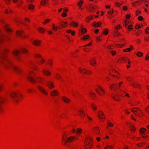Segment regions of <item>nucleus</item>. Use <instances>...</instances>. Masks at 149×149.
<instances>
[{
  "label": "nucleus",
  "instance_id": "4d7b16f0",
  "mask_svg": "<svg viewBox=\"0 0 149 149\" xmlns=\"http://www.w3.org/2000/svg\"><path fill=\"white\" fill-rule=\"evenodd\" d=\"M79 72L82 74H84V73H85L84 71L85 70V69H82L81 67H79Z\"/></svg>",
  "mask_w": 149,
  "mask_h": 149
},
{
  "label": "nucleus",
  "instance_id": "2eb2a0df",
  "mask_svg": "<svg viewBox=\"0 0 149 149\" xmlns=\"http://www.w3.org/2000/svg\"><path fill=\"white\" fill-rule=\"evenodd\" d=\"M47 86L50 89H52L55 88L54 83L51 81H49L47 82Z\"/></svg>",
  "mask_w": 149,
  "mask_h": 149
},
{
  "label": "nucleus",
  "instance_id": "a878e982",
  "mask_svg": "<svg viewBox=\"0 0 149 149\" xmlns=\"http://www.w3.org/2000/svg\"><path fill=\"white\" fill-rule=\"evenodd\" d=\"M78 114L80 116L81 118H84L85 116V113L84 111H78Z\"/></svg>",
  "mask_w": 149,
  "mask_h": 149
},
{
  "label": "nucleus",
  "instance_id": "603ef678",
  "mask_svg": "<svg viewBox=\"0 0 149 149\" xmlns=\"http://www.w3.org/2000/svg\"><path fill=\"white\" fill-rule=\"evenodd\" d=\"M50 21V19H45L42 22V24L45 25L46 24L49 23Z\"/></svg>",
  "mask_w": 149,
  "mask_h": 149
},
{
  "label": "nucleus",
  "instance_id": "79ce46f5",
  "mask_svg": "<svg viewBox=\"0 0 149 149\" xmlns=\"http://www.w3.org/2000/svg\"><path fill=\"white\" fill-rule=\"evenodd\" d=\"M20 53L19 50L15 49L13 51V54L14 56H17Z\"/></svg>",
  "mask_w": 149,
  "mask_h": 149
},
{
  "label": "nucleus",
  "instance_id": "f8f14e48",
  "mask_svg": "<svg viewBox=\"0 0 149 149\" xmlns=\"http://www.w3.org/2000/svg\"><path fill=\"white\" fill-rule=\"evenodd\" d=\"M42 72L43 75L46 77H49L51 74V72L49 70L45 69H43Z\"/></svg>",
  "mask_w": 149,
  "mask_h": 149
},
{
  "label": "nucleus",
  "instance_id": "5fc2aeb1",
  "mask_svg": "<svg viewBox=\"0 0 149 149\" xmlns=\"http://www.w3.org/2000/svg\"><path fill=\"white\" fill-rule=\"evenodd\" d=\"M34 57L37 58H41L42 57L41 55L38 54H35L34 55Z\"/></svg>",
  "mask_w": 149,
  "mask_h": 149
},
{
  "label": "nucleus",
  "instance_id": "8fccbe9b",
  "mask_svg": "<svg viewBox=\"0 0 149 149\" xmlns=\"http://www.w3.org/2000/svg\"><path fill=\"white\" fill-rule=\"evenodd\" d=\"M142 32V31H141V30H139L137 31L135 33H134V34L136 36H140Z\"/></svg>",
  "mask_w": 149,
  "mask_h": 149
},
{
  "label": "nucleus",
  "instance_id": "ea45409f",
  "mask_svg": "<svg viewBox=\"0 0 149 149\" xmlns=\"http://www.w3.org/2000/svg\"><path fill=\"white\" fill-rule=\"evenodd\" d=\"M87 29L86 28H82L81 29V32L82 33L81 35H82L85 34L87 32Z\"/></svg>",
  "mask_w": 149,
  "mask_h": 149
},
{
  "label": "nucleus",
  "instance_id": "423d86ee",
  "mask_svg": "<svg viewBox=\"0 0 149 149\" xmlns=\"http://www.w3.org/2000/svg\"><path fill=\"white\" fill-rule=\"evenodd\" d=\"M35 76V73L33 71H31L29 72L27 77V80L32 83L35 79L34 77Z\"/></svg>",
  "mask_w": 149,
  "mask_h": 149
},
{
  "label": "nucleus",
  "instance_id": "393cba45",
  "mask_svg": "<svg viewBox=\"0 0 149 149\" xmlns=\"http://www.w3.org/2000/svg\"><path fill=\"white\" fill-rule=\"evenodd\" d=\"M50 95L53 97L57 96L58 95V92L56 90H54L51 91Z\"/></svg>",
  "mask_w": 149,
  "mask_h": 149
},
{
  "label": "nucleus",
  "instance_id": "2f4dec72",
  "mask_svg": "<svg viewBox=\"0 0 149 149\" xmlns=\"http://www.w3.org/2000/svg\"><path fill=\"white\" fill-rule=\"evenodd\" d=\"M54 77L55 79L58 80H60L62 79L61 76L60 74L58 73L54 75Z\"/></svg>",
  "mask_w": 149,
  "mask_h": 149
},
{
  "label": "nucleus",
  "instance_id": "7c9ffc66",
  "mask_svg": "<svg viewBox=\"0 0 149 149\" xmlns=\"http://www.w3.org/2000/svg\"><path fill=\"white\" fill-rule=\"evenodd\" d=\"M38 31L39 33L42 34L44 33L46 31L45 29L41 27L39 28Z\"/></svg>",
  "mask_w": 149,
  "mask_h": 149
},
{
  "label": "nucleus",
  "instance_id": "4468645a",
  "mask_svg": "<svg viewBox=\"0 0 149 149\" xmlns=\"http://www.w3.org/2000/svg\"><path fill=\"white\" fill-rule=\"evenodd\" d=\"M42 42L41 40H35L32 41V44L34 46H40Z\"/></svg>",
  "mask_w": 149,
  "mask_h": 149
},
{
  "label": "nucleus",
  "instance_id": "c03bdc74",
  "mask_svg": "<svg viewBox=\"0 0 149 149\" xmlns=\"http://www.w3.org/2000/svg\"><path fill=\"white\" fill-rule=\"evenodd\" d=\"M132 86L133 88H141V86L139 84H132Z\"/></svg>",
  "mask_w": 149,
  "mask_h": 149
},
{
  "label": "nucleus",
  "instance_id": "a18cd8bd",
  "mask_svg": "<svg viewBox=\"0 0 149 149\" xmlns=\"http://www.w3.org/2000/svg\"><path fill=\"white\" fill-rule=\"evenodd\" d=\"M74 21H72V23H71L70 24V25H72L74 27H76L77 26H78L79 25V24L78 23H77V22L74 23Z\"/></svg>",
  "mask_w": 149,
  "mask_h": 149
},
{
  "label": "nucleus",
  "instance_id": "9d476101",
  "mask_svg": "<svg viewBox=\"0 0 149 149\" xmlns=\"http://www.w3.org/2000/svg\"><path fill=\"white\" fill-rule=\"evenodd\" d=\"M9 50L8 49H5L3 50V55L1 56V58L3 60H7V57L6 55L9 52Z\"/></svg>",
  "mask_w": 149,
  "mask_h": 149
},
{
  "label": "nucleus",
  "instance_id": "72a5a7b5",
  "mask_svg": "<svg viewBox=\"0 0 149 149\" xmlns=\"http://www.w3.org/2000/svg\"><path fill=\"white\" fill-rule=\"evenodd\" d=\"M90 36L88 35H86L84 36L82 38L80 39L81 40H82L84 41H86L89 38Z\"/></svg>",
  "mask_w": 149,
  "mask_h": 149
},
{
  "label": "nucleus",
  "instance_id": "f3484780",
  "mask_svg": "<svg viewBox=\"0 0 149 149\" xmlns=\"http://www.w3.org/2000/svg\"><path fill=\"white\" fill-rule=\"evenodd\" d=\"M20 53L23 54H29V52L28 50L24 48H22L19 49Z\"/></svg>",
  "mask_w": 149,
  "mask_h": 149
},
{
  "label": "nucleus",
  "instance_id": "b1692460",
  "mask_svg": "<svg viewBox=\"0 0 149 149\" xmlns=\"http://www.w3.org/2000/svg\"><path fill=\"white\" fill-rule=\"evenodd\" d=\"M107 125L106 127V128L107 129H108L110 127H113L114 125L113 124L111 123L109 120H107Z\"/></svg>",
  "mask_w": 149,
  "mask_h": 149
},
{
  "label": "nucleus",
  "instance_id": "e2e57ef3",
  "mask_svg": "<svg viewBox=\"0 0 149 149\" xmlns=\"http://www.w3.org/2000/svg\"><path fill=\"white\" fill-rule=\"evenodd\" d=\"M143 26V25L137 24L136 25L135 28L136 29H140Z\"/></svg>",
  "mask_w": 149,
  "mask_h": 149
},
{
  "label": "nucleus",
  "instance_id": "412c9836",
  "mask_svg": "<svg viewBox=\"0 0 149 149\" xmlns=\"http://www.w3.org/2000/svg\"><path fill=\"white\" fill-rule=\"evenodd\" d=\"M61 100L63 102L65 103H68L70 102V99L65 96L61 97Z\"/></svg>",
  "mask_w": 149,
  "mask_h": 149
},
{
  "label": "nucleus",
  "instance_id": "58836bf2",
  "mask_svg": "<svg viewBox=\"0 0 149 149\" xmlns=\"http://www.w3.org/2000/svg\"><path fill=\"white\" fill-rule=\"evenodd\" d=\"M24 33L22 30H17L16 32V35L17 36H19Z\"/></svg>",
  "mask_w": 149,
  "mask_h": 149
},
{
  "label": "nucleus",
  "instance_id": "13d9d810",
  "mask_svg": "<svg viewBox=\"0 0 149 149\" xmlns=\"http://www.w3.org/2000/svg\"><path fill=\"white\" fill-rule=\"evenodd\" d=\"M34 7L35 6L33 4H30L28 8L29 10H32L34 9Z\"/></svg>",
  "mask_w": 149,
  "mask_h": 149
},
{
  "label": "nucleus",
  "instance_id": "4be33fe9",
  "mask_svg": "<svg viewBox=\"0 0 149 149\" xmlns=\"http://www.w3.org/2000/svg\"><path fill=\"white\" fill-rule=\"evenodd\" d=\"M94 19V15H91L87 17L86 19V21L87 23H89L91 20Z\"/></svg>",
  "mask_w": 149,
  "mask_h": 149
},
{
  "label": "nucleus",
  "instance_id": "de8ad7c7",
  "mask_svg": "<svg viewBox=\"0 0 149 149\" xmlns=\"http://www.w3.org/2000/svg\"><path fill=\"white\" fill-rule=\"evenodd\" d=\"M94 133L95 134H98L100 133V130L98 127H95L94 129Z\"/></svg>",
  "mask_w": 149,
  "mask_h": 149
},
{
  "label": "nucleus",
  "instance_id": "4c0bfd02",
  "mask_svg": "<svg viewBox=\"0 0 149 149\" xmlns=\"http://www.w3.org/2000/svg\"><path fill=\"white\" fill-rule=\"evenodd\" d=\"M23 4V1L22 0H20L19 1L17 5V8H20Z\"/></svg>",
  "mask_w": 149,
  "mask_h": 149
},
{
  "label": "nucleus",
  "instance_id": "a19ab883",
  "mask_svg": "<svg viewBox=\"0 0 149 149\" xmlns=\"http://www.w3.org/2000/svg\"><path fill=\"white\" fill-rule=\"evenodd\" d=\"M84 3V1L83 0H80V1L78 2L77 5L79 7L81 8Z\"/></svg>",
  "mask_w": 149,
  "mask_h": 149
},
{
  "label": "nucleus",
  "instance_id": "c756f323",
  "mask_svg": "<svg viewBox=\"0 0 149 149\" xmlns=\"http://www.w3.org/2000/svg\"><path fill=\"white\" fill-rule=\"evenodd\" d=\"M134 48L132 45H131L130 46V48H127L123 50V52H131V49H133Z\"/></svg>",
  "mask_w": 149,
  "mask_h": 149
},
{
  "label": "nucleus",
  "instance_id": "3c124183",
  "mask_svg": "<svg viewBox=\"0 0 149 149\" xmlns=\"http://www.w3.org/2000/svg\"><path fill=\"white\" fill-rule=\"evenodd\" d=\"M84 73V74L87 75H90L92 74V72L91 71L89 70H86L85 69Z\"/></svg>",
  "mask_w": 149,
  "mask_h": 149
},
{
  "label": "nucleus",
  "instance_id": "09e8293b",
  "mask_svg": "<svg viewBox=\"0 0 149 149\" xmlns=\"http://www.w3.org/2000/svg\"><path fill=\"white\" fill-rule=\"evenodd\" d=\"M6 101V100L3 97L0 96V104H2L5 102Z\"/></svg>",
  "mask_w": 149,
  "mask_h": 149
},
{
  "label": "nucleus",
  "instance_id": "ddd939ff",
  "mask_svg": "<svg viewBox=\"0 0 149 149\" xmlns=\"http://www.w3.org/2000/svg\"><path fill=\"white\" fill-rule=\"evenodd\" d=\"M128 60V58L126 57H122L118 60L117 62L119 63H126Z\"/></svg>",
  "mask_w": 149,
  "mask_h": 149
},
{
  "label": "nucleus",
  "instance_id": "bf43d9fd",
  "mask_svg": "<svg viewBox=\"0 0 149 149\" xmlns=\"http://www.w3.org/2000/svg\"><path fill=\"white\" fill-rule=\"evenodd\" d=\"M119 34L120 33L118 31H114L113 33V35L115 37L119 36Z\"/></svg>",
  "mask_w": 149,
  "mask_h": 149
},
{
  "label": "nucleus",
  "instance_id": "37998d69",
  "mask_svg": "<svg viewBox=\"0 0 149 149\" xmlns=\"http://www.w3.org/2000/svg\"><path fill=\"white\" fill-rule=\"evenodd\" d=\"M31 68L32 69L35 71H38L39 70L38 67L36 65H33L31 66Z\"/></svg>",
  "mask_w": 149,
  "mask_h": 149
},
{
  "label": "nucleus",
  "instance_id": "473e14b6",
  "mask_svg": "<svg viewBox=\"0 0 149 149\" xmlns=\"http://www.w3.org/2000/svg\"><path fill=\"white\" fill-rule=\"evenodd\" d=\"M91 106L93 110L94 111H96L97 109V105L94 103H92L91 104Z\"/></svg>",
  "mask_w": 149,
  "mask_h": 149
},
{
  "label": "nucleus",
  "instance_id": "0eeeda50",
  "mask_svg": "<svg viewBox=\"0 0 149 149\" xmlns=\"http://www.w3.org/2000/svg\"><path fill=\"white\" fill-rule=\"evenodd\" d=\"M36 83L43 84L44 83V79L42 77H37L34 79L32 84H35Z\"/></svg>",
  "mask_w": 149,
  "mask_h": 149
},
{
  "label": "nucleus",
  "instance_id": "6e6d98bb",
  "mask_svg": "<svg viewBox=\"0 0 149 149\" xmlns=\"http://www.w3.org/2000/svg\"><path fill=\"white\" fill-rule=\"evenodd\" d=\"M122 27V26L120 24H118L115 26L114 27V29L116 30L120 29Z\"/></svg>",
  "mask_w": 149,
  "mask_h": 149
},
{
  "label": "nucleus",
  "instance_id": "cd10ccee",
  "mask_svg": "<svg viewBox=\"0 0 149 149\" xmlns=\"http://www.w3.org/2000/svg\"><path fill=\"white\" fill-rule=\"evenodd\" d=\"M60 25L63 27H65L68 26L67 22H64L62 21H60L59 22Z\"/></svg>",
  "mask_w": 149,
  "mask_h": 149
},
{
  "label": "nucleus",
  "instance_id": "39448f33",
  "mask_svg": "<svg viewBox=\"0 0 149 149\" xmlns=\"http://www.w3.org/2000/svg\"><path fill=\"white\" fill-rule=\"evenodd\" d=\"M125 94V92L121 91L119 93V94L114 95L113 94H111V97L115 101H119L120 100V97H124Z\"/></svg>",
  "mask_w": 149,
  "mask_h": 149
},
{
  "label": "nucleus",
  "instance_id": "680f3d73",
  "mask_svg": "<svg viewBox=\"0 0 149 149\" xmlns=\"http://www.w3.org/2000/svg\"><path fill=\"white\" fill-rule=\"evenodd\" d=\"M91 25L92 26L95 28H97L99 27V25H97V23H96L95 22H94Z\"/></svg>",
  "mask_w": 149,
  "mask_h": 149
},
{
  "label": "nucleus",
  "instance_id": "f704fd0d",
  "mask_svg": "<svg viewBox=\"0 0 149 149\" xmlns=\"http://www.w3.org/2000/svg\"><path fill=\"white\" fill-rule=\"evenodd\" d=\"M98 117L100 118H104V116L102 111H99L98 113Z\"/></svg>",
  "mask_w": 149,
  "mask_h": 149
},
{
  "label": "nucleus",
  "instance_id": "bb28decb",
  "mask_svg": "<svg viewBox=\"0 0 149 149\" xmlns=\"http://www.w3.org/2000/svg\"><path fill=\"white\" fill-rule=\"evenodd\" d=\"M87 8L88 11H91L96 9V7L93 4H91Z\"/></svg>",
  "mask_w": 149,
  "mask_h": 149
},
{
  "label": "nucleus",
  "instance_id": "a211bd4d",
  "mask_svg": "<svg viewBox=\"0 0 149 149\" xmlns=\"http://www.w3.org/2000/svg\"><path fill=\"white\" fill-rule=\"evenodd\" d=\"M46 61V59L42 57L40 58V60L37 61V64L39 65H41L44 64Z\"/></svg>",
  "mask_w": 149,
  "mask_h": 149
},
{
  "label": "nucleus",
  "instance_id": "9b49d317",
  "mask_svg": "<svg viewBox=\"0 0 149 149\" xmlns=\"http://www.w3.org/2000/svg\"><path fill=\"white\" fill-rule=\"evenodd\" d=\"M109 88L112 91L115 92L118 89V84L116 83H114L109 86Z\"/></svg>",
  "mask_w": 149,
  "mask_h": 149
},
{
  "label": "nucleus",
  "instance_id": "49530a36",
  "mask_svg": "<svg viewBox=\"0 0 149 149\" xmlns=\"http://www.w3.org/2000/svg\"><path fill=\"white\" fill-rule=\"evenodd\" d=\"M109 30L108 29H104L103 32V34L104 35H107L109 33Z\"/></svg>",
  "mask_w": 149,
  "mask_h": 149
},
{
  "label": "nucleus",
  "instance_id": "e433bc0d",
  "mask_svg": "<svg viewBox=\"0 0 149 149\" xmlns=\"http://www.w3.org/2000/svg\"><path fill=\"white\" fill-rule=\"evenodd\" d=\"M6 36L1 34H0V42L2 43L5 40Z\"/></svg>",
  "mask_w": 149,
  "mask_h": 149
},
{
  "label": "nucleus",
  "instance_id": "338daca9",
  "mask_svg": "<svg viewBox=\"0 0 149 149\" xmlns=\"http://www.w3.org/2000/svg\"><path fill=\"white\" fill-rule=\"evenodd\" d=\"M139 108H134L131 110V111L132 112H133L134 114L135 113V112H136L138 110Z\"/></svg>",
  "mask_w": 149,
  "mask_h": 149
},
{
  "label": "nucleus",
  "instance_id": "1a4fd4ad",
  "mask_svg": "<svg viewBox=\"0 0 149 149\" xmlns=\"http://www.w3.org/2000/svg\"><path fill=\"white\" fill-rule=\"evenodd\" d=\"M96 91L97 93L101 96H104L105 95V92L104 90L100 86L96 88Z\"/></svg>",
  "mask_w": 149,
  "mask_h": 149
},
{
  "label": "nucleus",
  "instance_id": "6ab92c4d",
  "mask_svg": "<svg viewBox=\"0 0 149 149\" xmlns=\"http://www.w3.org/2000/svg\"><path fill=\"white\" fill-rule=\"evenodd\" d=\"M53 64V61L52 59L51 58H49L47 60L46 65H48L50 68H52V66Z\"/></svg>",
  "mask_w": 149,
  "mask_h": 149
},
{
  "label": "nucleus",
  "instance_id": "5701e85b",
  "mask_svg": "<svg viewBox=\"0 0 149 149\" xmlns=\"http://www.w3.org/2000/svg\"><path fill=\"white\" fill-rule=\"evenodd\" d=\"M134 114L139 117L143 116V113L142 111L139 109Z\"/></svg>",
  "mask_w": 149,
  "mask_h": 149
},
{
  "label": "nucleus",
  "instance_id": "7ed1b4c3",
  "mask_svg": "<svg viewBox=\"0 0 149 149\" xmlns=\"http://www.w3.org/2000/svg\"><path fill=\"white\" fill-rule=\"evenodd\" d=\"M8 64L5 65L6 68L7 69H12L17 73L20 74L22 72V70L17 67L14 66L12 62L9 60H7Z\"/></svg>",
  "mask_w": 149,
  "mask_h": 149
},
{
  "label": "nucleus",
  "instance_id": "20e7f679",
  "mask_svg": "<svg viewBox=\"0 0 149 149\" xmlns=\"http://www.w3.org/2000/svg\"><path fill=\"white\" fill-rule=\"evenodd\" d=\"M93 144V141L92 138L89 136H86L85 139V147L87 148L88 149H91L92 148Z\"/></svg>",
  "mask_w": 149,
  "mask_h": 149
},
{
  "label": "nucleus",
  "instance_id": "774afa93",
  "mask_svg": "<svg viewBox=\"0 0 149 149\" xmlns=\"http://www.w3.org/2000/svg\"><path fill=\"white\" fill-rule=\"evenodd\" d=\"M133 27V26L132 24H130L127 27V29L129 31H131V29H132V27Z\"/></svg>",
  "mask_w": 149,
  "mask_h": 149
},
{
  "label": "nucleus",
  "instance_id": "6e6552de",
  "mask_svg": "<svg viewBox=\"0 0 149 149\" xmlns=\"http://www.w3.org/2000/svg\"><path fill=\"white\" fill-rule=\"evenodd\" d=\"M36 88L43 95L45 96H47L48 95L47 92L43 87L41 85H38L37 86Z\"/></svg>",
  "mask_w": 149,
  "mask_h": 149
},
{
  "label": "nucleus",
  "instance_id": "dca6fc26",
  "mask_svg": "<svg viewBox=\"0 0 149 149\" xmlns=\"http://www.w3.org/2000/svg\"><path fill=\"white\" fill-rule=\"evenodd\" d=\"M88 97L90 98L95 100L96 99V96L95 94L93 92H90L88 94Z\"/></svg>",
  "mask_w": 149,
  "mask_h": 149
},
{
  "label": "nucleus",
  "instance_id": "864d4df0",
  "mask_svg": "<svg viewBox=\"0 0 149 149\" xmlns=\"http://www.w3.org/2000/svg\"><path fill=\"white\" fill-rule=\"evenodd\" d=\"M52 29L54 31H56L57 30V29H58V28L57 27H55V24L54 23L52 24Z\"/></svg>",
  "mask_w": 149,
  "mask_h": 149
},
{
  "label": "nucleus",
  "instance_id": "f03ea898",
  "mask_svg": "<svg viewBox=\"0 0 149 149\" xmlns=\"http://www.w3.org/2000/svg\"><path fill=\"white\" fill-rule=\"evenodd\" d=\"M12 100L15 104L19 103L23 98L22 93L19 91L12 92L10 95Z\"/></svg>",
  "mask_w": 149,
  "mask_h": 149
},
{
  "label": "nucleus",
  "instance_id": "69168bd1",
  "mask_svg": "<svg viewBox=\"0 0 149 149\" xmlns=\"http://www.w3.org/2000/svg\"><path fill=\"white\" fill-rule=\"evenodd\" d=\"M115 46L114 44L111 45L107 46V48L108 49H113V47Z\"/></svg>",
  "mask_w": 149,
  "mask_h": 149
},
{
  "label": "nucleus",
  "instance_id": "c85d7f7f",
  "mask_svg": "<svg viewBox=\"0 0 149 149\" xmlns=\"http://www.w3.org/2000/svg\"><path fill=\"white\" fill-rule=\"evenodd\" d=\"M90 64L91 65H92L94 67H96L97 63H96V60L95 59H91L90 61Z\"/></svg>",
  "mask_w": 149,
  "mask_h": 149
},
{
  "label": "nucleus",
  "instance_id": "f257e3e1",
  "mask_svg": "<svg viewBox=\"0 0 149 149\" xmlns=\"http://www.w3.org/2000/svg\"><path fill=\"white\" fill-rule=\"evenodd\" d=\"M69 135V132L68 131L64 132L63 134L61 142L63 146H66L68 143H70L78 139V138L76 136H70L68 138Z\"/></svg>",
  "mask_w": 149,
  "mask_h": 149
},
{
  "label": "nucleus",
  "instance_id": "052dcab7",
  "mask_svg": "<svg viewBox=\"0 0 149 149\" xmlns=\"http://www.w3.org/2000/svg\"><path fill=\"white\" fill-rule=\"evenodd\" d=\"M143 54L140 52H138L136 54V55L139 57H141L143 56Z\"/></svg>",
  "mask_w": 149,
  "mask_h": 149
},
{
  "label": "nucleus",
  "instance_id": "c9c22d12",
  "mask_svg": "<svg viewBox=\"0 0 149 149\" xmlns=\"http://www.w3.org/2000/svg\"><path fill=\"white\" fill-rule=\"evenodd\" d=\"M48 0H41L40 3V4L41 6H44L47 4L48 2Z\"/></svg>",
  "mask_w": 149,
  "mask_h": 149
},
{
  "label": "nucleus",
  "instance_id": "0e129e2a",
  "mask_svg": "<svg viewBox=\"0 0 149 149\" xmlns=\"http://www.w3.org/2000/svg\"><path fill=\"white\" fill-rule=\"evenodd\" d=\"M146 130L145 128L143 127H141L139 130V132L140 133H144L145 131Z\"/></svg>",
  "mask_w": 149,
  "mask_h": 149
},
{
  "label": "nucleus",
  "instance_id": "aec40b11",
  "mask_svg": "<svg viewBox=\"0 0 149 149\" xmlns=\"http://www.w3.org/2000/svg\"><path fill=\"white\" fill-rule=\"evenodd\" d=\"M3 28L7 32L9 33L12 31V30L9 27V25L8 24H5Z\"/></svg>",
  "mask_w": 149,
  "mask_h": 149
}]
</instances>
